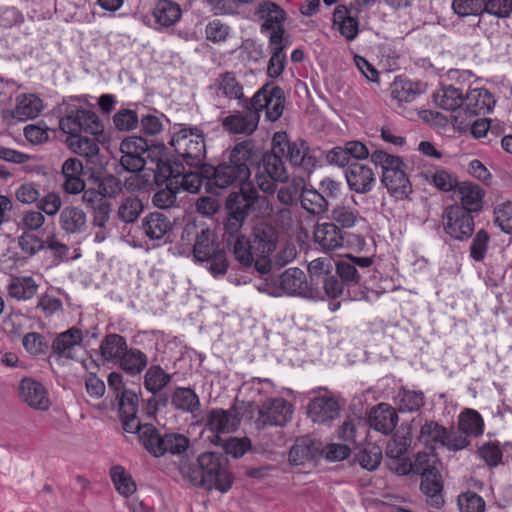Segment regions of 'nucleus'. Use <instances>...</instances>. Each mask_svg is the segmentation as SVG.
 <instances>
[{
	"instance_id": "obj_1",
	"label": "nucleus",
	"mask_w": 512,
	"mask_h": 512,
	"mask_svg": "<svg viewBox=\"0 0 512 512\" xmlns=\"http://www.w3.org/2000/svg\"><path fill=\"white\" fill-rule=\"evenodd\" d=\"M258 162V151L251 140L237 143L223 160L216 166L207 164L202 166L206 178V186L213 194H220L228 187L251 185L248 182L251 168Z\"/></svg>"
},
{
	"instance_id": "obj_2",
	"label": "nucleus",
	"mask_w": 512,
	"mask_h": 512,
	"mask_svg": "<svg viewBox=\"0 0 512 512\" xmlns=\"http://www.w3.org/2000/svg\"><path fill=\"white\" fill-rule=\"evenodd\" d=\"M180 473L193 486L208 491L216 489L226 493L234 482V477L227 468V458L218 452H204L195 462L181 464Z\"/></svg>"
},
{
	"instance_id": "obj_3",
	"label": "nucleus",
	"mask_w": 512,
	"mask_h": 512,
	"mask_svg": "<svg viewBox=\"0 0 512 512\" xmlns=\"http://www.w3.org/2000/svg\"><path fill=\"white\" fill-rule=\"evenodd\" d=\"M170 145L189 167H198L206 157L205 135L197 126L179 124Z\"/></svg>"
},
{
	"instance_id": "obj_4",
	"label": "nucleus",
	"mask_w": 512,
	"mask_h": 512,
	"mask_svg": "<svg viewBox=\"0 0 512 512\" xmlns=\"http://www.w3.org/2000/svg\"><path fill=\"white\" fill-rule=\"evenodd\" d=\"M418 440L424 446L435 449L446 448L450 452H458L468 448V442L454 426L449 428L434 420H427L420 428Z\"/></svg>"
},
{
	"instance_id": "obj_5",
	"label": "nucleus",
	"mask_w": 512,
	"mask_h": 512,
	"mask_svg": "<svg viewBox=\"0 0 512 512\" xmlns=\"http://www.w3.org/2000/svg\"><path fill=\"white\" fill-rule=\"evenodd\" d=\"M426 91V84L412 81L406 77L395 78L391 91V105L393 109L407 119L420 116L414 102Z\"/></svg>"
},
{
	"instance_id": "obj_6",
	"label": "nucleus",
	"mask_w": 512,
	"mask_h": 512,
	"mask_svg": "<svg viewBox=\"0 0 512 512\" xmlns=\"http://www.w3.org/2000/svg\"><path fill=\"white\" fill-rule=\"evenodd\" d=\"M258 191L252 186H240L237 191L231 192L225 201V210L227 216L223 222V227H243L255 204L258 201Z\"/></svg>"
},
{
	"instance_id": "obj_7",
	"label": "nucleus",
	"mask_w": 512,
	"mask_h": 512,
	"mask_svg": "<svg viewBox=\"0 0 512 512\" xmlns=\"http://www.w3.org/2000/svg\"><path fill=\"white\" fill-rule=\"evenodd\" d=\"M255 180L258 188L266 194H273L276 191L277 183L284 182L288 179V175L282 160L281 154L272 151L262 155L258 154Z\"/></svg>"
},
{
	"instance_id": "obj_8",
	"label": "nucleus",
	"mask_w": 512,
	"mask_h": 512,
	"mask_svg": "<svg viewBox=\"0 0 512 512\" xmlns=\"http://www.w3.org/2000/svg\"><path fill=\"white\" fill-rule=\"evenodd\" d=\"M59 128L68 135L99 136L103 133L104 127L98 115L91 111L75 106L68 107L66 113L59 120Z\"/></svg>"
},
{
	"instance_id": "obj_9",
	"label": "nucleus",
	"mask_w": 512,
	"mask_h": 512,
	"mask_svg": "<svg viewBox=\"0 0 512 512\" xmlns=\"http://www.w3.org/2000/svg\"><path fill=\"white\" fill-rule=\"evenodd\" d=\"M441 226L449 240L466 242L474 234L475 220L473 214L455 203L444 209Z\"/></svg>"
},
{
	"instance_id": "obj_10",
	"label": "nucleus",
	"mask_w": 512,
	"mask_h": 512,
	"mask_svg": "<svg viewBox=\"0 0 512 512\" xmlns=\"http://www.w3.org/2000/svg\"><path fill=\"white\" fill-rule=\"evenodd\" d=\"M284 103L283 89L271 83L264 84L252 98L247 100V105L259 115L265 111V118L270 122H275L282 116Z\"/></svg>"
},
{
	"instance_id": "obj_11",
	"label": "nucleus",
	"mask_w": 512,
	"mask_h": 512,
	"mask_svg": "<svg viewBox=\"0 0 512 512\" xmlns=\"http://www.w3.org/2000/svg\"><path fill=\"white\" fill-rule=\"evenodd\" d=\"M181 241L193 243V256L197 262L204 263L213 253L220 249L214 230L195 223H188L183 228Z\"/></svg>"
},
{
	"instance_id": "obj_12",
	"label": "nucleus",
	"mask_w": 512,
	"mask_h": 512,
	"mask_svg": "<svg viewBox=\"0 0 512 512\" xmlns=\"http://www.w3.org/2000/svg\"><path fill=\"white\" fill-rule=\"evenodd\" d=\"M411 442V433L406 430L398 431L387 443L385 449L386 465L390 471L399 476H406L411 473V459L408 456Z\"/></svg>"
},
{
	"instance_id": "obj_13",
	"label": "nucleus",
	"mask_w": 512,
	"mask_h": 512,
	"mask_svg": "<svg viewBox=\"0 0 512 512\" xmlns=\"http://www.w3.org/2000/svg\"><path fill=\"white\" fill-rule=\"evenodd\" d=\"M307 414L314 423L331 424L340 415L341 405L325 387L309 392Z\"/></svg>"
},
{
	"instance_id": "obj_14",
	"label": "nucleus",
	"mask_w": 512,
	"mask_h": 512,
	"mask_svg": "<svg viewBox=\"0 0 512 512\" xmlns=\"http://www.w3.org/2000/svg\"><path fill=\"white\" fill-rule=\"evenodd\" d=\"M274 151L286 157L294 166H301L309 171L317 164L315 156L309 153V147L303 140L290 142L285 132H276L273 136Z\"/></svg>"
},
{
	"instance_id": "obj_15",
	"label": "nucleus",
	"mask_w": 512,
	"mask_h": 512,
	"mask_svg": "<svg viewBox=\"0 0 512 512\" xmlns=\"http://www.w3.org/2000/svg\"><path fill=\"white\" fill-rule=\"evenodd\" d=\"M340 257H346L348 261L338 260L336 262V273L340 279L332 273L321 280V284L315 285L312 288H317L319 296L310 297L311 300L324 299L325 296L329 298H337L343 293V285L352 281V255L350 253L339 254Z\"/></svg>"
},
{
	"instance_id": "obj_16",
	"label": "nucleus",
	"mask_w": 512,
	"mask_h": 512,
	"mask_svg": "<svg viewBox=\"0 0 512 512\" xmlns=\"http://www.w3.org/2000/svg\"><path fill=\"white\" fill-rule=\"evenodd\" d=\"M119 164L124 171L137 173L141 172L146 165L145 154L149 151L146 139L140 136H129L120 143Z\"/></svg>"
},
{
	"instance_id": "obj_17",
	"label": "nucleus",
	"mask_w": 512,
	"mask_h": 512,
	"mask_svg": "<svg viewBox=\"0 0 512 512\" xmlns=\"http://www.w3.org/2000/svg\"><path fill=\"white\" fill-rule=\"evenodd\" d=\"M243 227H223V242L225 248L243 268H250L254 262V252L249 237L242 232Z\"/></svg>"
},
{
	"instance_id": "obj_18",
	"label": "nucleus",
	"mask_w": 512,
	"mask_h": 512,
	"mask_svg": "<svg viewBox=\"0 0 512 512\" xmlns=\"http://www.w3.org/2000/svg\"><path fill=\"white\" fill-rule=\"evenodd\" d=\"M293 414V406L283 398L268 399L261 405L257 419L258 426H284Z\"/></svg>"
},
{
	"instance_id": "obj_19",
	"label": "nucleus",
	"mask_w": 512,
	"mask_h": 512,
	"mask_svg": "<svg viewBox=\"0 0 512 512\" xmlns=\"http://www.w3.org/2000/svg\"><path fill=\"white\" fill-rule=\"evenodd\" d=\"M242 111H235L222 120V126L230 134L251 135L259 125L260 115L247 105V101L239 104Z\"/></svg>"
},
{
	"instance_id": "obj_20",
	"label": "nucleus",
	"mask_w": 512,
	"mask_h": 512,
	"mask_svg": "<svg viewBox=\"0 0 512 512\" xmlns=\"http://www.w3.org/2000/svg\"><path fill=\"white\" fill-rule=\"evenodd\" d=\"M278 286L287 294L300 295L307 299L319 296L317 288H311L305 273L299 268L285 270L277 280Z\"/></svg>"
},
{
	"instance_id": "obj_21",
	"label": "nucleus",
	"mask_w": 512,
	"mask_h": 512,
	"mask_svg": "<svg viewBox=\"0 0 512 512\" xmlns=\"http://www.w3.org/2000/svg\"><path fill=\"white\" fill-rule=\"evenodd\" d=\"M257 15L263 20L261 32L271 34L287 33L284 23L287 19V13L282 7L272 1H263L258 5Z\"/></svg>"
},
{
	"instance_id": "obj_22",
	"label": "nucleus",
	"mask_w": 512,
	"mask_h": 512,
	"mask_svg": "<svg viewBox=\"0 0 512 512\" xmlns=\"http://www.w3.org/2000/svg\"><path fill=\"white\" fill-rule=\"evenodd\" d=\"M405 164L402 159L397 165L391 166L382 173V183L390 195L396 199H405L412 193V185L404 171Z\"/></svg>"
},
{
	"instance_id": "obj_23",
	"label": "nucleus",
	"mask_w": 512,
	"mask_h": 512,
	"mask_svg": "<svg viewBox=\"0 0 512 512\" xmlns=\"http://www.w3.org/2000/svg\"><path fill=\"white\" fill-rule=\"evenodd\" d=\"M496 105L494 94L485 87L470 89L464 98V113L469 116L486 115L493 111Z\"/></svg>"
},
{
	"instance_id": "obj_24",
	"label": "nucleus",
	"mask_w": 512,
	"mask_h": 512,
	"mask_svg": "<svg viewBox=\"0 0 512 512\" xmlns=\"http://www.w3.org/2000/svg\"><path fill=\"white\" fill-rule=\"evenodd\" d=\"M21 399L31 408L47 411L51 406L49 394L44 385L32 378H24L19 384Z\"/></svg>"
},
{
	"instance_id": "obj_25",
	"label": "nucleus",
	"mask_w": 512,
	"mask_h": 512,
	"mask_svg": "<svg viewBox=\"0 0 512 512\" xmlns=\"http://www.w3.org/2000/svg\"><path fill=\"white\" fill-rule=\"evenodd\" d=\"M250 240L255 256L266 257L275 251L278 234L272 225L259 223L254 226Z\"/></svg>"
},
{
	"instance_id": "obj_26",
	"label": "nucleus",
	"mask_w": 512,
	"mask_h": 512,
	"mask_svg": "<svg viewBox=\"0 0 512 512\" xmlns=\"http://www.w3.org/2000/svg\"><path fill=\"white\" fill-rule=\"evenodd\" d=\"M115 397L119 402V415L123 423V429L125 431L139 430L141 421L137 417L138 395L131 390H123Z\"/></svg>"
},
{
	"instance_id": "obj_27",
	"label": "nucleus",
	"mask_w": 512,
	"mask_h": 512,
	"mask_svg": "<svg viewBox=\"0 0 512 512\" xmlns=\"http://www.w3.org/2000/svg\"><path fill=\"white\" fill-rule=\"evenodd\" d=\"M83 163L76 157L66 159L61 167L62 188L68 194H79L86 187Z\"/></svg>"
},
{
	"instance_id": "obj_28",
	"label": "nucleus",
	"mask_w": 512,
	"mask_h": 512,
	"mask_svg": "<svg viewBox=\"0 0 512 512\" xmlns=\"http://www.w3.org/2000/svg\"><path fill=\"white\" fill-rule=\"evenodd\" d=\"M322 442L311 437L297 439L289 451L292 465H304L307 461L321 458Z\"/></svg>"
},
{
	"instance_id": "obj_29",
	"label": "nucleus",
	"mask_w": 512,
	"mask_h": 512,
	"mask_svg": "<svg viewBox=\"0 0 512 512\" xmlns=\"http://www.w3.org/2000/svg\"><path fill=\"white\" fill-rule=\"evenodd\" d=\"M398 420L397 410L388 403H379L369 414L370 427L383 434L392 432Z\"/></svg>"
},
{
	"instance_id": "obj_30",
	"label": "nucleus",
	"mask_w": 512,
	"mask_h": 512,
	"mask_svg": "<svg viewBox=\"0 0 512 512\" xmlns=\"http://www.w3.org/2000/svg\"><path fill=\"white\" fill-rule=\"evenodd\" d=\"M420 477V490L427 497L428 504L436 509L441 508L444 504L443 480L438 468Z\"/></svg>"
},
{
	"instance_id": "obj_31",
	"label": "nucleus",
	"mask_w": 512,
	"mask_h": 512,
	"mask_svg": "<svg viewBox=\"0 0 512 512\" xmlns=\"http://www.w3.org/2000/svg\"><path fill=\"white\" fill-rule=\"evenodd\" d=\"M485 430L484 419L482 415L474 409L466 408L458 415V428L456 432H460L471 445L470 437L482 436Z\"/></svg>"
},
{
	"instance_id": "obj_32",
	"label": "nucleus",
	"mask_w": 512,
	"mask_h": 512,
	"mask_svg": "<svg viewBox=\"0 0 512 512\" xmlns=\"http://www.w3.org/2000/svg\"><path fill=\"white\" fill-rule=\"evenodd\" d=\"M152 163L155 164L154 167L148 168L153 172V180L158 185H168L172 183L175 185L177 177H179V173L183 172V162L182 161H171L169 159H164L162 157L157 159H152Z\"/></svg>"
},
{
	"instance_id": "obj_33",
	"label": "nucleus",
	"mask_w": 512,
	"mask_h": 512,
	"mask_svg": "<svg viewBox=\"0 0 512 512\" xmlns=\"http://www.w3.org/2000/svg\"><path fill=\"white\" fill-rule=\"evenodd\" d=\"M173 228V222L163 212H151L142 220V230L151 240H159Z\"/></svg>"
},
{
	"instance_id": "obj_34",
	"label": "nucleus",
	"mask_w": 512,
	"mask_h": 512,
	"mask_svg": "<svg viewBox=\"0 0 512 512\" xmlns=\"http://www.w3.org/2000/svg\"><path fill=\"white\" fill-rule=\"evenodd\" d=\"M455 193L460 198L458 206L464 207L469 213H477L482 209L485 191L479 185L471 182H459Z\"/></svg>"
},
{
	"instance_id": "obj_35",
	"label": "nucleus",
	"mask_w": 512,
	"mask_h": 512,
	"mask_svg": "<svg viewBox=\"0 0 512 512\" xmlns=\"http://www.w3.org/2000/svg\"><path fill=\"white\" fill-rule=\"evenodd\" d=\"M83 340V333L77 327H71L60 333L52 343V351L54 354L74 359L73 351L76 347H80Z\"/></svg>"
},
{
	"instance_id": "obj_36",
	"label": "nucleus",
	"mask_w": 512,
	"mask_h": 512,
	"mask_svg": "<svg viewBox=\"0 0 512 512\" xmlns=\"http://www.w3.org/2000/svg\"><path fill=\"white\" fill-rule=\"evenodd\" d=\"M394 403L400 413H416L425 405V395L421 390L401 386L394 397Z\"/></svg>"
},
{
	"instance_id": "obj_37",
	"label": "nucleus",
	"mask_w": 512,
	"mask_h": 512,
	"mask_svg": "<svg viewBox=\"0 0 512 512\" xmlns=\"http://www.w3.org/2000/svg\"><path fill=\"white\" fill-rule=\"evenodd\" d=\"M87 224L86 213L77 206L64 207L59 215V225L67 234L82 233Z\"/></svg>"
},
{
	"instance_id": "obj_38",
	"label": "nucleus",
	"mask_w": 512,
	"mask_h": 512,
	"mask_svg": "<svg viewBox=\"0 0 512 512\" xmlns=\"http://www.w3.org/2000/svg\"><path fill=\"white\" fill-rule=\"evenodd\" d=\"M239 422L231 410L214 408L207 415L206 427L212 432L229 433L237 428Z\"/></svg>"
},
{
	"instance_id": "obj_39",
	"label": "nucleus",
	"mask_w": 512,
	"mask_h": 512,
	"mask_svg": "<svg viewBox=\"0 0 512 512\" xmlns=\"http://www.w3.org/2000/svg\"><path fill=\"white\" fill-rule=\"evenodd\" d=\"M126 339L116 333L106 335L100 344V352L104 361L118 364L127 350Z\"/></svg>"
},
{
	"instance_id": "obj_40",
	"label": "nucleus",
	"mask_w": 512,
	"mask_h": 512,
	"mask_svg": "<svg viewBox=\"0 0 512 512\" xmlns=\"http://www.w3.org/2000/svg\"><path fill=\"white\" fill-rule=\"evenodd\" d=\"M314 239L323 249L334 250L342 247L344 237L335 223H323L317 225Z\"/></svg>"
},
{
	"instance_id": "obj_41",
	"label": "nucleus",
	"mask_w": 512,
	"mask_h": 512,
	"mask_svg": "<svg viewBox=\"0 0 512 512\" xmlns=\"http://www.w3.org/2000/svg\"><path fill=\"white\" fill-rule=\"evenodd\" d=\"M152 15L157 24L162 27L175 25L182 15L181 7L172 0H159L153 8Z\"/></svg>"
},
{
	"instance_id": "obj_42",
	"label": "nucleus",
	"mask_w": 512,
	"mask_h": 512,
	"mask_svg": "<svg viewBox=\"0 0 512 512\" xmlns=\"http://www.w3.org/2000/svg\"><path fill=\"white\" fill-rule=\"evenodd\" d=\"M128 433L138 434V438L143 447L154 457L163 456L161 444L163 435L151 423H140V429L137 431H127Z\"/></svg>"
},
{
	"instance_id": "obj_43",
	"label": "nucleus",
	"mask_w": 512,
	"mask_h": 512,
	"mask_svg": "<svg viewBox=\"0 0 512 512\" xmlns=\"http://www.w3.org/2000/svg\"><path fill=\"white\" fill-rule=\"evenodd\" d=\"M217 93L230 100H237L238 104L244 103L249 100L243 92V86L237 80L233 72H225L218 76L217 80Z\"/></svg>"
},
{
	"instance_id": "obj_44",
	"label": "nucleus",
	"mask_w": 512,
	"mask_h": 512,
	"mask_svg": "<svg viewBox=\"0 0 512 512\" xmlns=\"http://www.w3.org/2000/svg\"><path fill=\"white\" fill-rule=\"evenodd\" d=\"M171 404L174 409L190 414L197 412L201 405L199 396L189 387H176L171 395Z\"/></svg>"
},
{
	"instance_id": "obj_45",
	"label": "nucleus",
	"mask_w": 512,
	"mask_h": 512,
	"mask_svg": "<svg viewBox=\"0 0 512 512\" xmlns=\"http://www.w3.org/2000/svg\"><path fill=\"white\" fill-rule=\"evenodd\" d=\"M98 141V136L78 135L67 137L66 143L72 152L93 162V158L98 156L100 151Z\"/></svg>"
},
{
	"instance_id": "obj_46",
	"label": "nucleus",
	"mask_w": 512,
	"mask_h": 512,
	"mask_svg": "<svg viewBox=\"0 0 512 512\" xmlns=\"http://www.w3.org/2000/svg\"><path fill=\"white\" fill-rule=\"evenodd\" d=\"M464 98L463 92L453 85L444 86L434 94L435 104L447 111H454L458 108L464 110Z\"/></svg>"
},
{
	"instance_id": "obj_47",
	"label": "nucleus",
	"mask_w": 512,
	"mask_h": 512,
	"mask_svg": "<svg viewBox=\"0 0 512 512\" xmlns=\"http://www.w3.org/2000/svg\"><path fill=\"white\" fill-rule=\"evenodd\" d=\"M8 294L16 300H29L38 290V284L31 276L10 278L7 286Z\"/></svg>"
},
{
	"instance_id": "obj_48",
	"label": "nucleus",
	"mask_w": 512,
	"mask_h": 512,
	"mask_svg": "<svg viewBox=\"0 0 512 512\" xmlns=\"http://www.w3.org/2000/svg\"><path fill=\"white\" fill-rule=\"evenodd\" d=\"M382 459V448L375 443H366L357 448L354 462L357 461L363 469L373 471L379 467Z\"/></svg>"
},
{
	"instance_id": "obj_49",
	"label": "nucleus",
	"mask_w": 512,
	"mask_h": 512,
	"mask_svg": "<svg viewBox=\"0 0 512 512\" xmlns=\"http://www.w3.org/2000/svg\"><path fill=\"white\" fill-rule=\"evenodd\" d=\"M204 165V163H201L198 167H189L188 170L183 165V172L179 173L175 182L178 191L182 189L190 193H197L201 189L203 181H206L202 172V166Z\"/></svg>"
},
{
	"instance_id": "obj_50",
	"label": "nucleus",
	"mask_w": 512,
	"mask_h": 512,
	"mask_svg": "<svg viewBox=\"0 0 512 512\" xmlns=\"http://www.w3.org/2000/svg\"><path fill=\"white\" fill-rule=\"evenodd\" d=\"M300 203L303 209L313 215H321L328 210V199L316 189L303 187L300 192Z\"/></svg>"
},
{
	"instance_id": "obj_51",
	"label": "nucleus",
	"mask_w": 512,
	"mask_h": 512,
	"mask_svg": "<svg viewBox=\"0 0 512 512\" xmlns=\"http://www.w3.org/2000/svg\"><path fill=\"white\" fill-rule=\"evenodd\" d=\"M144 210V203L139 196L129 195L123 197L119 203L117 216L126 224L135 223Z\"/></svg>"
},
{
	"instance_id": "obj_52",
	"label": "nucleus",
	"mask_w": 512,
	"mask_h": 512,
	"mask_svg": "<svg viewBox=\"0 0 512 512\" xmlns=\"http://www.w3.org/2000/svg\"><path fill=\"white\" fill-rule=\"evenodd\" d=\"M118 364L126 374L136 376L147 367L148 357L137 348H127Z\"/></svg>"
},
{
	"instance_id": "obj_53",
	"label": "nucleus",
	"mask_w": 512,
	"mask_h": 512,
	"mask_svg": "<svg viewBox=\"0 0 512 512\" xmlns=\"http://www.w3.org/2000/svg\"><path fill=\"white\" fill-rule=\"evenodd\" d=\"M172 380V375L165 372L160 365H151L145 372L143 385L145 389L156 395Z\"/></svg>"
},
{
	"instance_id": "obj_54",
	"label": "nucleus",
	"mask_w": 512,
	"mask_h": 512,
	"mask_svg": "<svg viewBox=\"0 0 512 512\" xmlns=\"http://www.w3.org/2000/svg\"><path fill=\"white\" fill-rule=\"evenodd\" d=\"M332 29L337 31L346 40H352V4H339L336 6L332 17Z\"/></svg>"
},
{
	"instance_id": "obj_55",
	"label": "nucleus",
	"mask_w": 512,
	"mask_h": 512,
	"mask_svg": "<svg viewBox=\"0 0 512 512\" xmlns=\"http://www.w3.org/2000/svg\"><path fill=\"white\" fill-rule=\"evenodd\" d=\"M375 180V173L371 165L354 162V192L366 193L370 191L375 184Z\"/></svg>"
},
{
	"instance_id": "obj_56",
	"label": "nucleus",
	"mask_w": 512,
	"mask_h": 512,
	"mask_svg": "<svg viewBox=\"0 0 512 512\" xmlns=\"http://www.w3.org/2000/svg\"><path fill=\"white\" fill-rule=\"evenodd\" d=\"M43 108L42 100L31 94L17 103L14 116L19 120L33 119L41 113Z\"/></svg>"
},
{
	"instance_id": "obj_57",
	"label": "nucleus",
	"mask_w": 512,
	"mask_h": 512,
	"mask_svg": "<svg viewBox=\"0 0 512 512\" xmlns=\"http://www.w3.org/2000/svg\"><path fill=\"white\" fill-rule=\"evenodd\" d=\"M477 455L490 469L503 464V451L499 441L482 444L477 450Z\"/></svg>"
},
{
	"instance_id": "obj_58",
	"label": "nucleus",
	"mask_w": 512,
	"mask_h": 512,
	"mask_svg": "<svg viewBox=\"0 0 512 512\" xmlns=\"http://www.w3.org/2000/svg\"><path fill=\"white\" fill-rule=\"evenodd\" d=\"M190 446V440L180 433H166L163 435L161 450L163 456L167 453L172 455H181Z\"/></svg>"
},
{
	"instance_id": "obj_59",
	"label": "nucleus",
	"mask_w": 512,
	"mask_h": 512,
	"mask_svg": "<svg viewBox=\"0 0 512 512\" xmlns=\"http://www.w3.org/2000/svg\"><path fill=\"white\" fill-rule=\"evenodd\" d=\"M403 63V54L391 44L380 47V64L388 72L399 70Z\"/></svg>"
},
{
	"instance_id": "obj_60",
	"label": "nucleus",
	"mask_w": 512,
	"mask_h": 512,
	"mask_svg": "<svg viewBox=\"0 0 512 512\" xmlns=\"http://www.w3.org/2000/svg\"><path fill=\"white\" fill-rule=\"evenodd\" d=\"M116 490L123 496H130L136 491V484L122 466H113L110 471Z\"/></svg>"
},
{
	"instance_id": "obj_61",
	"label": "nucleus",
	"mask_w": 512,
	"mask_h": 512,
	"mask_svg": "<svg viewBox=\"0 0 512 512\" xmlns=\"http://www.w3.org/2000/svg\"><path fill=\"white\" fill-rule=\"evenodd\" d=\"M332 262L329 258H317L312 260L308 265L310 277L309 285L311 287L321 284V280L332 273Z\"/></svg>"
},
{
	"instance_id": "obj_62",
	"label": "nucleus",
	"mask_w": 512,
	"mask_h": 512,
	"mask_svg": "<svg viewBox=\"0 0 512 512\" xmlns=\"http://www.w3.org/2000/svg\"><path fill=\"white\" fill-rule=\"evenodd\" d=\"M490 243V235L485 229H479L471 242L469 256L476 262H481L486 257Z\"/></svg>"
},
{
	"instance_id": "obj_63",
	"label": "nucleus",
	"mask_w": 512,
	"mask_h": 512,
	"mask_svg": "<svg viewBox=\"0 0 512 512\" xmlns=\"http://www.w3.org/2000/svg\"><path fill=\"white\" fill-rule=\"evenodd\" d=\"M95 184L98 186L104 198H115L123 190V182L113 174H105L95 178Z\"/></svg>"
},
{
	"instance_id": "obj_64",
	"label": "nucleus",
	"mask_w": 512,
	"mask_h": 512,
	"mask_svg": "<svg viewBox=\"0 0 512 512\" xmlns=\"http://www.w3.org/2000/svg\"><path fill=\"white\" fill-rule=\"evenodd\" d=\"M458 506L461 512H484L486 503L482 496L474 491H467L458 496Z\"/></svg>"
}]
</instances>
